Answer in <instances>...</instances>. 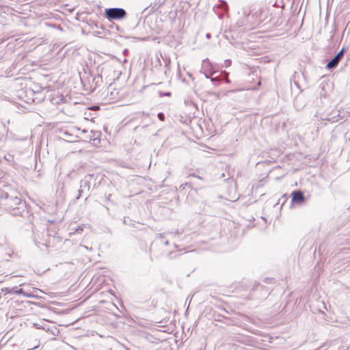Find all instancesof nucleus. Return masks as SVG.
<instances>
[{"instance_id": "obj_1", "label": "nucleus", "mask_w": 350, "mask_h": 350, "mask_svg": "<svg viewBox=\"0 0 350 350\" xmlns=\"http://www.w3.org/2000/svg\"><path fill=\"white\" fill-rule=\"evenodd\" d=\"M105 12L106 18L109 21L121 20L126 16V12L122 8H108Z\"/></svg>"}, {"instance_id": "obj_2", "label": "nucleus", "mask_w": 350, "mask_h": 350, "mask_svg": "<svg viewBox=\"0 0 350 350\" xmlns=\"http://www.w3.org/2000/svg\"><path fill=\"white\" fill-rule=\"evenodd\" d=\"M344 49L340 51L338 54L327 64V68L329 69L336 67L343 56Z\"/></svg>"}, {"instance_id": "obj_3", "label": "nucleus", "mask_w": 350, "mask_h": 350, "mask_svg": "<svg viewBox=\"0 0 350 350\" xmlns=\"http://www.w3.org/2000/svg\"><path fill=\"white\" fill-rule=\"evenodd\" d=\"M305 197L304 193L300 190L293 191L292 193V202L294 203L300 204L304 202Z\"/></svg>"}, {"instance_id": "obj_4", "label": "nucleus", "mask_w": 350, "mask_h": 350, "mask_svg": "<svg viewBox=\"0 0 350 350\" xmlns=\"http://www.w3.org/2000/svg\"><path fill=\"white\" fill-rule=\"evenodd\" d=\"M158 118L161 121H164L165 116L163 113H159Z\"/></svg>"}, {"instance_id": "obj_5", "label": "nucleus", "mask_w": 350, "mask_h": 350, "mask_svg": "<svg viewBox=\"0 0 350 350\" xmlns=\"http://www.w3.org/2000/svg\"><path fill=\"white\" fill-rule=\"evenodd\" d=\"M165 95H166V96H170V95H171V94H170V92H168V93H167Z\"/></svg>"}]
</instances>
